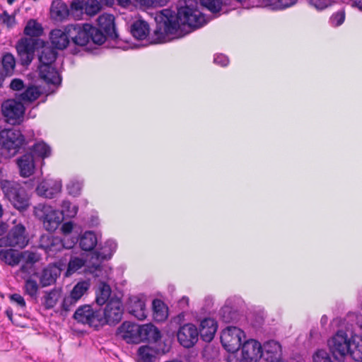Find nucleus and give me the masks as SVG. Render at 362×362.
Wrapping results in <instances>:
<instances>
[{"label": "nucleus", "mask_w": 362, "mask_h": 362, "mask_svg": "<svg viewBox=\"0 0 362 362\" xmlns=\"http://www.w3.org/2000/svg\"><path fill=\"white\" fill-rule=\"evenodd\" d=\"M1 65L3 67V71L6 75L11 76L16 67V59L14 56L9 52L4 54L1 58Z\"/></svg>", "instance_id": "obj_38"}, {"label": "nucleus", "mask_w": 362, "mask_h": 362, "mask_svg": "<svg viewBox=\"0 0 362 362\" xmlns=\"http://www.w3.org/2000/svg\"><path fill=\"white\" fill-rule=\"evenodd\" d=\"M39 40L23 37L16 45L17 53H34Z\"/></svg>", "instance_id": "obj_36"}, {"label": "nucleus", "mask_w": 362, "mask_h": 362, "mask_svg": "<svg viewBox=\"0 0 362 362\" xmlns=\"http://www.w3.org/2000/svg\"><path fill=\"white\" fill-rule=\"evenodd\" d=\"M11 90L16 91V99L23 104L31 103L36 100L41 95L40 88L29 83L25 85L21 78H13L10 83Z\"/></svg>", "instance_id": "obj_7"}, {"label": "nucleus", "mask_w": 362, "mask_h": 362, "mask_svg": "<svg viewBox=\"0 0 362 362\" xmlns=\"http://www.w3.org/2000/svg\"><path fill=\"white\" fill-rule=\"evenodd\" d=\"M34 214L42 222L45 229L50 232L56 230L63 219L59 211L45 204H38L35 206Z\"/></svg>", "instance_id": "obj_6"}, {"label": "nucleus", "mask_w": 362, "mask_h": 362, "mask_svg": "<svg viewBox=\"0 0 362 362\" xmlns=\"http://www.w3.org/2000/svg\"><path fill=\"white\" fill-rule=\"evenodd\" d=\"M121 337L128 344L141 341V326L129 322H123L118 329Z\"/></svg>", "instance_id": "obj_15"}, {"label": "nucleus", "mask_w": 362, "mask_h": 362, "mask_svg": "<svg viewBox=\"0 0 362 362\" xmlns=\"http://www.w3.org/2000/svg\"><path fill=\"white\" fill-rule=\"evenodd\" d=\"M218 325L215 320L212 318H205L200 323L199 335L201 339L206 341L210 342L213 340L215 333L217 331Z\"/></svg>", "instance_id": "obj_23"}, {"label": "nucleus", "mask_w": 362, "mask_h": 362, "mask_svg": "<svg viewBox=\"0 0 362 362\" xmlns=\"http://www.w3.org/2000/svg\"><path fill=\"white\" fill-rule=\"evenodd\" d=\"M130 32L134 38L144 40L149 33V25L143 20H137L130 26Z\"/></svg>", "instance_id": "obj_31"}, {"label": "nucleus", "mask_w": 362, "mask_h": 362, "mask_svg": "<svg viewBox=\"0 0 362 362\" xmlns=\"http://www.w3.org/2000/svg\"><path fill=\"white\" fill-rule=\"evenodd\" d=\"M244 332L237 327H228L222 331L221 342L225 349L231 353L236 352L245 338Z\"/></svg>", "instance_id": "obj_10"}, {"label": "nucleus", "mask_w": 362, "mask_h": 362, "mask_svg": "<svg viewBox=\"0 0 362 362\" xmlns=\"http://www.w3.org/2000/svg\"><path fill=\"white\" fill-rule=\"evenodd\" d=\"M111 294L110 286L105 281L100 282L95 291V303L98 305H103L110 300Z\"/></svg>", "instance_id": "obj_33"}, {"label": "nucleus", "mask_w": 362, "mask_h": 362, "mask_svg": "<svg viewBox=\"0 0 362 362\" xmlns=\"http://www.w3.org/2000/svg\"><path fill=\"white\" fill-rule=\"evenodd\" d=\"M60 274L59 269L55 265L49 264L42 269L41 273L38 272L37 276L40 280L42 287H47L54 284Z\"/></svg>", "instance_id": "obj_22"}, {"label": "nucleus", "mask_w": 362, "mask_h": 362, "mask_svg": "<svg viewBox=\"0 0 362 362\" xmlns=\"http://www.w3.org/2000/svg\"><path fill=\"white\" fill-rule=\"evenodd\" d=\"M70 39L67 32V25L64 30L54 29L50 33V41L54 49H65L69 44Z\"/></svg>", "instance_id": "obj_24"}, {"label": "nucleus", "mask_w": 362, "mask_h": 362, "mask_svg": "<svg viewBox=\"0 0 362 362\" xmlns=\"http://www.w3.org/2000/svg\"><path fill=\"white\" fill-rule=\"evenodd\" d=\"M153 319L156 322H163L168 316V308L166 305L159 299L152 302Z\"/></svg>", "instance_id": "obj_32"}, {"label": "nucleus", "mask_w": 362, "mask_h": 362, "mask_svg": "<svg viewBox=\"0 0 362 362\" xmlns=\"http://www.w3.org/2000/svg\"><path fill=\"white\" fill-rule=\"evenodd\" d=\"M313 362H334L332 356L325 350L315 351L313 356Z\"/></svg>", "instance_id": "obj_51"}, {"label": "nucleus", "mask_w": 362, "mask_h": 362, "mask_svg": "<svg viewBox=\"0 0 362 362\" xmlns=\"http://www.w3.org/2000/svg\"><path fill=\"white\" fill-rule=\"evenodd\" d=\"M85 0H74L70 6L69 13L74 18H80L85 13Z\"/></svg>", "instance_id": "obj_45"}, {"label": "nucleus", "mask_w": 362, "mask_h": 362, "mask_svg": "<svg viewBox=\"0 0 362 362\" xmlns=\"http://www.w3.org/2000/svg\"><path fill=\"white\" fill-rule=\"evenodd\" d=\"M201 5L213 13H219L223 1L222 0H200Z\"/></svg>", "instance_id": "obj_47"}, {"label": "nucleus", "mask_w": 362, "mask_h": 362, "mask_svg": "<svg viewBox=\"0 0 362 362\" xmlns=\"http://www.w3.org/2000/svg\"><path fill=\"white\" fill-rule=\"evenodd\" d=\"M97 244L98 238L93 231H86L79 240V245L84 251L93 250Z\"/></svg>", "instance_id": "obj_34"}, {"label": "nucleus", "mask_w": 362, "mask_h": 362, "mask_svg": "<svg viewBox=\"0 0 362 362\" xmlns=\"http://www.w3.org/2000/svg\"><path fill=\"white\" fill-rule=\"evenodd\" d=\"M52 241V243L49 245L50 247H49L46 252L54 255L64 248V244L60 238L54 237Z\"/></svg>", "instance_id": "obj_54"}, {"label": "nucleus", "mask_w": 362, "mask_h": 362, "mask_svg": "<svg viewBox=\"0 0 362 362\" xmlns=\"http://www.w3.org/2000/svg\"><path fill=\"white\" fill-rule=\"evenodd\" d=\"M32 151L40 158H45L50 156L51 148L44 141L33 145Z\"/></svg>", "instance_id": "obj_46"}, {"label": "nucleus", "mask_w": 362, "mask_h": 362, "mask_svg": "<svg viewBox=\"0 0 362 362\" xmlns=\"http://www.w3.org/2000/svg\"><path fill=\"white\" fill-rule=\"evenodd\" d=\"M129 311L139 320H145L147 316L144 301L136 296L129 299Z\"/></svg>", "instance_id": "obj_26"}, {"label": "nucleus", "mask_w": 362, "mask_h": 362, "mask_svg": "<svg viewBox=\"0 0 362 362\" xmlns=\"http://www.w3.org/2000/svg\"><path fill=\"white\" fill-rule=\"evenodd\" d=\"M62 189V182L60 180L47 179L40 182L37 188V194L45 198L52 199Z\"/></svg>", "instance_id": "obj_19"}, {"label": "nucleus", "mask_w": 362, "mask_h": 362, "mask_svg": "<svg viewBox=\"0 0 362 362\" xmlns=\"http://www.w3.org/2000/svg\"><path fill=\"white\" fill-rule=\"evenodd\" d=\"M67 32L73 42L79 46H85L90 41L100 45L105 41L104 33L88 23L69 24Z\"/></svg>", "instance_id": "obj_3"}, {"label": "nucleus", "mask_w": 362, "mask_h": 362, "mask_svg": "<svg viewBox=\"0 0 362 362\" xmlns=\"http://www.w3.org/2000/svg\"><path fill=\"white\" fill-rule=\"evenodd\" d=\"M85 4V13L90 16L96 15L102 8L98 0H86Z\"/></svg>", "instance_id": "obj_48"}, {"label": "nucleus", "mask_w": 362, "mask_h": 362, "mask_svg": "<svg viewBox=\"0 0 362 362\" xmlns=\"http://www.w3.org/2000/svg\"><path fill=\"white\" fill-rule=\"evenodd\" d=\"M35 160L32 153H26L17 160L20 175L23 177H28L33 174L35 168Z\"/></svg>", "instance_id": "obj_21"}, {"label": "nucleus", "mask_w": 362, "mask_h": 362, "mask_svg": "<svg viewBox=\"0 0 362 362\" xmlns=\"http://www.w3.org/2000/svg\"><path fill=\"white\" fill-rule=\"evenodd\" d=\"M78 300L74 299L70 294L64 297L62 303V308L65 311H69L74 306L76 305Z\"/></svg>", "instance_id": "obj_57"}, {"label": "nucleus", "mask_w": 362, "mask_h": 362, "mask_svg": "<svg viewBox=\"0 0 362 362\" xmlns=\"http://www.w3.org/2000/svg\"><path fill=\"white\" fill-rule=\"evenodd\" d=\"M51 14L55 20L63 21L70 15L69 8L65 2L55 0L51 5Z\"/></svg>", "instance_id": "obj_29"}, {"label": "nucleus", "mask_w": 362, "mask_h": 362, "mask_svg": "<svg viewBox=\"0 0 362 362\" xmlns=\"http://www.w3.org/2000/svg\"><path fill=\"white\" fill-rule=\"evenodd\" d=\"M187 4V0H184ZM156 28L154 30L156 39L153 43L167 41L169 35L175 34L180 27V23L188 25L192 29L202 27L206 23L204 16L197 9V3L186 4L177 8V12L165 8L156 13L155 16Z\"/></svg>", "instance_id": "obj_1"}, {"label": "nucleus", "mask_w": 362, "mask_h": 362, "mask_svg": "<svg viewBox=\"0 0 362 362\" xmlns=\"http://www.w3.org/2000/svg\"><path fill=\"white\" fill-rule=\"evenodd\" d=\"M156 351L149 346H142L138 349L140 362H153L156 358Z\"/></svg>", "instance_id": "obj_42"}, {"label": "nucleus", "mask_w": 362, "mask_h": 362, "mask_svg": "<svg viewBox=\"0 0 362 362\" xmlns=\"http://www.w3.org/2000/svg\"><path fill=\"white\" fill-rule=\"evenodd\" d=\"M83 182L78 180H71L66 185V188L69 194L76 197L80 194Z\"/></svg>", "instance_id": "obj_50"}, {"label": "nucleus", "mask_w": 362, "mask_h": 362, "mask_svg": "<svg viewBox=\"0 0 362 362\" xmlns=\"http://www.w3.org/2000/svg\"><path fill=\"white\" fill-rule=\"evenodd\" d=\"M20 62L23 66H28L33 61L34 53H18Z\"/></svg>", "instance_id": "obj_59"}, {"label": "nucleus", "mask_w": 362, "mask_h": 362, "mask_svg": "<svg viewBox=\"0 0 362 362\" xmlns=\"http://www.w3.org/2000/svg\"><path fill=\"white\" fill-rule=\"evenodd\" d=\"M73 317L78 323L88 325L96 329L100 328V310L93 308L91 305L86 304L79 306Z\"/></svg>", "instance_id": "obj_11"}, {"label": "nucleus", "mask_w": 362, "mask_h": 362, "mask_svg": "<svg viewBox=\"0 0 362 362\" xmlns=\"http://www.w3.org/2000/svg\"><path fill=\"white\" fill-rule=\"evenodd\" d=\"M103 260H95L92 259L90 260V264L85 269L86 273L92 274L93 277L98 278L99 281H105L107 277V271L104 266L101 264Z\"/></svg>", "instance_id": "obj_27"}, {"label": "nucleus", "mask_w": 362, "mask_h": 362, "mask_svg": "<svg viewBox=\"0 0 362 362\" xmlns=\"http://www.w3.org/2000/svg\"><path fill=\"white\" fill-rule=\"evenodd\" d=\"M263 355L261 344L255 339H249L242 345V359L247 362H257Z\"/></svg>", "instance_id": "obj_16"}, {"label": "nucleus", "mask_w": 362, "mask_h": 362, "mask_svg": "<svg viewBox=\"0 0 362 362\" xmlns=\"http://www.w3.org/2000/svg\"><path fill=\"white\" fill-rule=\"evenodd\" d=\"M0 145L9 157L15 156L25 145L24 136L20 130L5 129L0 132Z\"/></svg>", "instance_id": "obj_4"}, {"label": "nucleus", "mask_w": 362, "mask_h": 362, "mask_svg": "<svg viewBox=\"0 0 362 362\" xmlns=\"http://www.w3.org/2000/svg\"><path fill=\"white\" fill-rule=\"evenodd\" d=\"M4 196L18 210H25L29 206V197L19 183L6 181L2 185Z\"/></svg>", "instance_id": "obj_5"}, {"label": "nucleus", "mask_w": 362, "mask_h": 362, "mask_svg": "<svg viewBox=\"0 0 362 362\" xmlns=\"http://www.w3.org/2000/svg\"><path fill=\"white\" fill-rule=\"evenodd\" d=\"M98 25L99 26L98 29L104 33L105 39L110 37L112 40H117L119 38L113 15L109 13L100 15L98 18Z\"/></svg>", "instance_id": "obj_18"}, {"label": "nucleus", "mask_w": 362, "mask_h": 362, "mask_svg": "<svg viewBox=\"0 0 362 362\" xmlns=\"http://www.w3.org/2000/svg\"><path fill=\"white\" fill-rule=\"evenodd\" d=\"M348 354L356 361H362V338L358 336L351 337Z\"/></svg>", "instance_id": "obj_35"}, {"label": "nucleus", "mask_w": 362, "mask_h": 362, "mask_svg": "<svg viewBox=\"0 0 362 362\" xmlns=\"http://www.w3.org/2000/svg\"><path fill=\"white\" fill-rule=\"evenodd\" d=\"M140 5L146 7L163 6L166 4V0H135Z\"/></svg>", "instance_id": "obj_56"}, {"label": "nucleus", "mask_w": 362, "mask_h": 362, "mask_svg": "<svg viewBox=\"0 0 362 362\" xmlns=\"http://www.w3.org/2000/svg\"><path fill=\"white\" fill-rule=\"evenodd\" d=\"M351 342V339H348L346 332L343 330H339L329 341L328 344L333 354H338L343 356L348 354Z\"/></svg>", "instance_id": "obj_17"}, {"label": "nucleus", "mask_w": 362, "mask_h": 362, "mask_svg": "<svg viewBox=\"0 0 362 362\" xmlns=\"http://www.w3.org/2000/svg\"><path fill=\"white\" fill-rule=\"evenodd\" d=\"M57 55L56 49L46 45L42 46L38 53L39 75L48 84L59 85L62 81V78L55 66Z\"/></svg>", "instance_id": "obj_2"}, {"label": "nucleus", "mask_w": 362, "mask_h": 362, "mask_svg": "<svg viewBox=\"0 0 362 362\" xmlns=\"http://www.w3.org/2000/svg\"><path fill=\"white\" fill-rule=\"evenodd\" d=\"M25 256L22 259L21 265L19 269L16 272L17 277L21 279H28L36 277L38 276L37 268L35 264L40 261V255L35 252L29 250L25 254Z\"/></svg>", "instance_id": "obj_12"}, {"label": "nucleus", "mask_w": 362, "mask_h": 362, "mask_svg": "<svg viewBox=\"0 0 362 362\" xmlns=\"http://www.w3.org/2000/svg\"><path fill=\"white\" fill-rule=\"evenodd\" d=\"M220 317L223 322L226 323L231 322L235 316V313L232 311V308L229 306H223L219 313Z\"/></svg>", "instance_id": "obj_53"}, {"label": "nucleus", "mask_w": 362, "mask_h": 362, "mask_svg": "<svg viewBox=\"0 0 362 362\" xmlns=\"http://www.w3.org/2000/svg\"><path fill=\"white\" fill-rule=\"evenodd\" d=\"M0 19L4 23L6 24L8 27H11L15 22L14 17L10 16L7 11L3 12V13L0 16Z\"/></svg>", "instance_id": "obj_62"}, {"label": "nucleus", "mask_w": 362, "mask_h": 362, "mask_svg": "<svg viewBox=\"0 0 362 362\" xmlns=\"http://www.w3.org/2000/svg\"><path fill=\"white\" fill-rule=\"evenodd\" d=\"M123 310L122 303L119 298H110L104 310H100V327L117 324L122 320Z\"/></svg>", "instance_id": "obj_8"}, {"label": "nucleus", "mask_w": 362, "mask_h": 362, "mask_svg": "<svg viewBox=\"0 0 362 362\" xmlns=\"http://www.w3.org/2000/svg\"><path fill=\"white\" fill-rule=\"evenodd\" d=\"M179 343L185 348H191L195 345L199 339V331L192 323L181 326L177 332Z\"/></svg>", "instance_id": "obj_13"}, {"label": "nucleus", "mask_w": 362, "mask_h": 362, "mask_svg": "<svg viewBox=\"0 0 362 362\" xmlns=\"http://www.w3.org/2000/svg\"><path fill=\"white\" fill-rule=\"evenodd\" d=\"M10 300L11 302L16 303L18 306L23 309H24L26 307V303L24 298L18 293H13L11 295Z\"/></svg>", "instance_id": "obj_60"}, {"label": "nucleus", "mask_w": 362, "mask_h": 362, "mask_svg": "<svg viewBox=\"0 0 362 362\" xmlns=\"http://www.w3.org/2000/svg\"><path fill=\"white\" fill-rule=\"evenodd\" d=\"M54 236L50 235H42L40 238V247L44 249L46 252L49 248L50 243H52V240L54 239Z\"/></svg>", "instance_id": "obj_58"}, {"label": "nucleus", "mask_w": 362, "mask_h": 362, "mask_svg": "<svg viewBox=\"0 0 362 362\" xmlns=\"http://www.w3.org/2000/svg\"><path fill=\"white\" fill-rule=\"evenodd\" d=\"M78 211V207L73 205L69 201H64L62 204V216H66L69 218L75 216Z\"/></svg>", "instance_id": "obj_49"}, {"label": "nucleus", "mask_w": 362, "mask_h": 362, "mask_svg": "<svg viewBox=\"0 0 362 362\" xmlns=\"http://www.w3.org/2000/svg\"><path fill=\"white\" fill-rule=\"evenodd\" d=\"M29 250L19 251L12 248L1 249L0 259L12 267L18 266Z\"/></svg>", "instance_id": "obj_20"}, {"label": "nucleus", "mask_w": 362, "mask_h": 362, "mask_svg": "<svg viewBox=\"0 0 362 362\" xmlns=\"http://www.w3.org/2000/svg\"><path fill=\"white\" fill-rule=\"evenodd\" d=\"M298 0H263L262 6L271 10H283L296 4Z\"/></svg>", "instance_id": "obj_37"}, {"label": "nucleus", "mask_w": 362, "mask_h": 362, "mask_svg": "<svg viewBox=\"0 0 362 362\" xmlns=\"http://www.w3.org/2000/svg\"><path fill=\"white\" fill-rule=\"evenodd\" d=\"M25 285L24 290L25 293L30 296L32 298L36 299L39 291V285L34 278L24 279Z\"/></svg>", "instance_id": "obj_44"}, {"label": "nucleus", "mask_w": 362, "mask_h": 362, "mask_svg": "<svg viewBox=\"0 0 362 362\" xmlns=\"http://www.w3.org/2000/svg\"><path fill=\"white\" fill-rule=\"evenodd\" d=\"M85 266V260L83 258L78 257H71L66 271V276H69L78 272Z\"/></svg>", "instance_id": "obj_43"}, {"label": "nucleus", "mask_w": 362, "mask_h": 362, "mask_svg": "<svg viewBox=\"0 0 362 362\" xmlns=\"http://www.w3.org/2000/svg\"><path fill=\"white\" fill-rule=\"evenodd\" d=\"M73 230V224L71 222L64 223L62 226V230L64 234L70 233Z\"/></svg>", "instance_id": "obj_63"}, {"label": "nucleus", "mask_w": 362, "mask_h": 362, "mask_svg": "<svg viewBox=\"0 0 362 362\" xmlns=\"http://www.w3.org/2000/svg\"><path fill=\"white\" fill-rule=\"evenodd\" d=\"M90 282L87 280L78 281L72 288L70 295L78 301L88 291L90 288Z\"/></svg>", "instance_id": "obj_41"}, {"label": "nucleus", "mask_w": 362, "mask_h": 362, "mask_svg": "<svg viewBox=\"0 0 362 362\" xmlns=\"http://www.w3.org/2000/svg\"><path fill=\"white\" fill-rule=\"evenodd\" d=\"M24 34L30 37H39L43 33V28L36 20L30 19L24 28Z\"/></svg>", "instance_id": "obj_39"}, {"label": "nucleus", "mask_w": 362, "mask_h": 362, "mask_svg": "<svg viewBox=\"0 0 362 362\" xmlns=\"http://www.w3.org/2000/svg\"><path fill=\"white\" fill-rule=\"evenodd\" d=\"M28 238L25 234V228L21 224L14 226L6 235L0 238V247H25L28 243Z\"/></svg>", "instance_id": "obj_9"}, {"label": "nucleus", "mask_w": 362, "mask_h": 362, "mask_svg": "<svg viewBox=\"0 0 362 362\" xmlns=\"http://www.w3.org/2000/svg\"><path fill=\"white\" fill-rule=\"evenodd\" d=\"M61 296V290L58 288L52 289L46 292L44 296L43 305L46 309L54 308Z\"/></svg>", "instance_id": "obj_40"}, {"label": "nucleus", "mask_w": 362, "mask_h": 362, "mask_svg": "<svg viewBox=\"0 0 362 362\" xmlns=\"http://www.w3.org/2000/svg\"><path fill=\"white\" fill-rule=\"evenodd\" d=\"M263 354L267 356V360L269 362L278 361L281 356V346L278 341L274 340L264 343L262 346Z\"/></svg>", "instance_id": "obj_25"}, {"label": "nucleus", "mask_w": 362, "mask_h": 362, "mask_svg": "<svg viewBox=\"0 0 362 362\" xmlns=\"http://www.w3.org/2000/svg\"><path fill=\"white\" fill-rule=\"evenodd\" d=\"M141 341L157 342L161 338L159 329L151 324L141 325Z\"/></svg>", "instance_id": "obj_30"}, {"label": "nucleus", "mask_w": 362, "mask_h": 362, "mask_svg": "<svg viewBox=\"0 0 362 362\" xmlns=\"http://www.w3.org/2000/svg\"><path fill=\"white\" fill-rule=\"evenodd\" d=\"M117 243L113 240H107L104 245L93 253L92 259L95 260H105L110 259L117 249Z\"/></svg>", "instance_id": "obj_28"}, {"label": "nucleus", "mask_w": 362, "mask_h": 362, "mask_svg": "<svg viewBox=\"0 0 362 362\" xmlns=\"http://www.w3.org/2000/svg\"><path fill=\"white\" fill-rule=\"evenodd\" d=\"M117 2L122 8H128L132 5L131 0H117Z\"/></svg>", "instance_id": "obj_64"}, {"label": "nucleus", "mask_w": 362, "mask_h": 362, "mask_svg": "<svg viewBox=\"0 0 362 362\" xmlns=\"http://www.w3.org/2000/svg\"><path fill=\"white\" fill-rule=\"evenodd\" d=\"M308 4L317 11H322L332 5L333 0H306Z\"/></svg>", "instance_id": "obj_52"}, {"label": "nucleus", "mask_w": 362, "mask_h": 362, "mask_svg": "<svg viewBox=\"0 0 362 362\" xmlns=\"http://www.w3.org/2000/svg\"><path fill=\"white\" fill-rule=\"evenodd\" d=\"M214 62L221 66H226L229 63V59L227 56L218 54L214 56Z\"/></svg>", "instance_id": "obj_61"}, {"label": "nucleus", "mask_w": 362, "mask_h": 362, "mask_svg": "<svg viewBox=\"0 0 362 362\" xmlns=\"http://www.w3.org/2000/svg\"><path fill=\"white\" fill-rule=\"evenodd\" d=\"M24 112L23 104L18 100H8L2 104L3 115L12 124L16 123L23 117Z\"/></svg>", "instance_id": "obj_14"}, {"label": "nucleus", "mask_w": 362, "mask_h": 362, "mask_svg": "<svg viewBox=\"0 0 362 362\" xmlns=\"http://www.w3.org/2000/svg\"><path fill=\"white\" fill-rule=\"evenodd\" d=\"M345 19V13L342 11H339L330 17L329 22L332 26H339L341 25Z\"/></svg>", "instance_id": "obj_55"}]
</instances>
